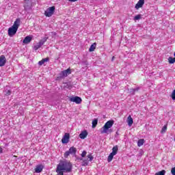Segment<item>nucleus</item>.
Returning a JSON list of instances; mask_svg holds the SVG:
<instances>
[{
    "instance_id": "obj_26",
    "label": "nucleus",
    "mask_w": 175,
    "mask_h": 175,
    "mask_svg": "<svg viewBox=\"0 0 175 175\" xmlns=\"http://www.w3.org/2000/svg\"><path fill=\"white\" fill-rule=\"evenodd\" d=\"M87 157L88 158V161L89 162H92V161H94V156H92V154H90L87 156Z\"/></svg>"
},
{
    "instance_id": "obj_38",
    "label": "nucleus",
    "mask_w": 175,
    "mask_h": 175,
    "mask_svg": "<svg viewBox=\"0 0 175 175\" xmlns=\"http://www.w3.org/2000/svg\"><path fill=\"white\" fill-rule=\"evenodd\" d=\"M25 8H27V5L26 4H25Z\"/></svg>"
},
{
    "instance_id": "obj_14",
    "label": "nucleus",
    "mask_w": 175,
    "mask_h": 175,
    "mask_svg": "<svg viewBox=\"0 0 175 175\" xmlns=\"http://www.w3.org/2000/svg\"><path fill=\"white\" fill-rule=\"evenodd\" d=\"M127 123L129 126H132V124H133V119L131 115H129L127 118Z\"/></svg>"
},
{
    "instance_id": "obj_1",
    "label": "nucleus",
    "mask_w": 175,
    "mask_h": 175,
    "mask_svg": "<svg viewBox=\"0 0 175 175\" xmlns=\"http://www.w3.org/2000/svg\"><path fill=\"white\" fill-rule=\"evenodd\" d=\"M72 172V163L68 161H60L57 165L56 173L57 175H64V173H70Z\"/></svg>"
},
{
    "instance_id": "obj_5",
    "label": "nucleus",
    "mask_w": 175,
    "mask_h": 175,
    "mask_svg": "<svg viewBox=\"0 0 175 175\" xmlns=\"http://www.w3.org/2000/svg\"><path fill=\"white\" fill-rule=\"evenodd\" d=\"M70 137V135H69V133H65L62 139V143H63V144H67V143H69Z\"/></svg>"
},
{
    "instance_id": "obj_16",
    "label": "nucleus",
    "mask_w": 175,
    "mask_h": 175,
    "mask_svg": "<svg viewBox=\"0 0 175 175\" xmlns=\"http://www.w3.org/2000/svg\"><path fill=\"white\" fill-rule=\"evenodd\" d=\"M49 61H50V59L49 57L44 58L38 62V65L42 66V65H43L45 62H49Z\"/></svg>"
},
{
    "instance_id": "obj_22",
    "label": "nucleus",
    "mask_w": 175,
    "mask_h": 175,
    "mask_svg": "<svg viewBox=\"0 0 175 175\" xmlns=\"http://www.w3.org/2000/svg\"><path fill=\"white\" fill-rule=\"evenodd\" d=\"M114 155L115 154H113V153H110L107 159L108 162H111V161H113V158H114Z\"/></svg>"
},
{
    "instance_id": "obj_17",
    "label": "nucleus",
    "mask_w": 175,
    "mask_h": 175,
    "mask_svg": "<svg viewBox=\"0 0 175 175\" xmlns=\"http://www.w3.org/2000/svg\"><path fill=\"white\" fill-rule=\"evenodd\" d=\"M96 49V43L94 42V43H93V44L90 46V49H89V51H90V53L92 52V51H95V49Z\"/></svg>"
},
{
    "instance_id": "obj_24",
    "label": "nucleus",
    "mask_w": 175,
    "mask_h": 175,
    "mask_svg": "<svg viewBox=\"0 0 175 175\" xmlns=\"http://www.w3.org/2000/svg\"><path fill=\"white\" fill-rule=\"evenodd\" d=\"M96 125H98V119H94L92 121V128H96Z\"/></svg>"
},
{
    "instance_id": "obj_7",
    "label": "nucleus",
    "mask_w": 175,
    "mask_h": 175,
    "mask_svg": "<svg viewBox=\"0 0 175 175\" xmlns=\"http://www.w3.org/2000/svg\"><path fill=\"white\" fill-rule=\"evenodd\" d=\"M16 33H17V29H15L13 27H11L8 29L9 36H10V37L14 36V35H16Z\"/></svg>"
},
{
    "instance_id": "obj_23",
    "label": "nucleus",
    "mask_w": 175,
    "mask_h": 175,
    "mask_svg": "<svg viewBox=\"0 0 175 175\" xmlns=\"http://www.w3.org/2000/svg\"><path fill=\"white\" fill-rule=\"evenodd\" d=\"M166 174V171L165 170H163L160 172H157L154 175H165Z\"/></svg>"
},
{
    "instance_id": "obj_29",
    "label": "nucleus",
    "mask_w": 175,
    "mask_h": 175,
    "mask_svg": "<svg viewBox=\"0 0 175 175\" xmlns=\"http://www.w3.org/2000/svg\"><path fill=\"white\" fill-rule=\"evenodd\" d=\"M42 47V45L40 44V43H38L37 44H36L34 46V50H39V49H40Z\"/></svg>"
},
{
    "instance_id": "obj_28",
    "label": "nucleus",
    "mask_w": 175,
    "mask_h": 175,
    "mask_svg": "<svg viewBox=\"0 0 175 175\" xmlns=\"http://www.w3.org/2000/svg\"><path fill=\"white\" fill-rule=\"evenodd\" d=\"M142 18V14H138V15H136L133 20L134 21H137V20H140Z\"/></svg>"
},
{
    "instance_id": "obj_18",
    "label": "nucleus",
    "mask_w": 175,
    "mask_h": 175,
    "mask_svg": "<svg viewBox=\"0 0 175 175\" xmlns=\"http://www.w3.org/2000/svg\"><path fill=\"white\" fill-rule=\"evenodd\" d=\"M118 151V146H113L112 148V152L111 154H112L113 155H117Z\"/></svg>"
},
{
    "instance_id": "obj_30",
    "label": "nucleus",
    "mask_w": 175,
    "mask_h": 175,
    "mask_svg": "<svg viewBox=\"0 0 175 175\" xmlns=\"http://www.w3.org/2000/svg\"><path fill=\"white\" fill-rule=\"evenodd\" d=\"M69 155H70V152L69 150H67L65 153H64V158H68L69 157Z\"/></svg>"
},
{
    "instance_id": "obj_36",
    "label": "nucleus",
    "mask_w": 175,
    "mask_h": 175,
    "mask_svg": "<svg viewBox=\"0 0 175 175\" xmlns=\"http://www.w3.org/2000/svg\"><path fill=\"white\" fill-rule=\"evenodd\" d=\"M70 2H76L77 0H68Z\"/></svg>"
},
{
    "instance_id": "obj_19",
    "label": "nucleus",
    "mask_w": 175,
    "mask_h": 175,
    "mask_svg": "<svg viewBox=\"0 0 175 175\" xmlns=\"http://www.w3.org/2000/svg\"><path fill=\"white\" fill-rule=\"evenodd\" d=\"M81 161H83L82 166H88V162H90L88 159H81Z\"/></svg>"
},
{
    "instance_id": "obj_9",
    "label": "nucleus",
    "mask_w": 175,
    "mask_h": 175,
    "mask_svg": "<svg viewBox=\"0 0 175 175\" xmlns=\"http://www.w3.org/2000/svg\"><path fill=\"white\" fill-rule=\"evenodd\" d=\"M6 64V57L5 55H1L0 56V66H5V64Z\"/></svg>"
},
{
    "instance_id": "obj_35",
    "label": "nucleus",
    "mask_w": 175,
    "mask_h": 175,
    "mask_svg": "<svg viewBox=\"0 0 175 175\" xmlns=\"http://www.w3.org/2000/svg\"><path fill=\"white\" fill-rule=\"evenodd\" d=\"M2 152H3V148L0 146V154H2Z\"/></svg>"
},
{
    "instance_id": "obj_25",
    "label": "nucleus",
    "mask_w": 175,
    "mask_h": 175,
    "mask_svg": "<svg viewBox=\"0 0 175 175\" xmlns=\"http://www.w3.org/2000/svg\"><path fill=\"white\" fill-rule=\"evenodd\" d=\"M46 42H47V38H43L38 43H40L41 46H43V44H44V43H46Z\"/></svg>"
},
{
    "instance_id": "obj_8",
    "label": "nucleus",
    "mask_w": 175,
    "mask_h": 175,
    "mask_svg": "<svg viewBox=\"0 0 175 175\" xmlns=\"http://www.w3.org/2000/svg\"><path fill=\"white\" fill-rule=\"evenodd\" d=\"M87 136H88V132H87V130H84L81 131V133L79 134L80 139H82L83 140H84V139H85Z\"/></svg>"
},
{
    "instance_id": "obj_27",
    "label": "nucleus",
    "mask_w": 175,
    "mask_h": 175,
    "mask_svg": "<svg viewBox=\"0 0 175 175\" xmlns=\"http://www.w3.org/2000/svg\"><path fill=\"white\" fill-rule=\"evenodd\" d=\"M168 62H169L170 64H174V62H175V57H170L168 58Z\"/></svg>"
},
{
    "instance_id": "obj_39",
    "label": "nucleus",
    "mask_w": 175,
    "mask_h": 175,
    "mask_svg": "<svg viewBox=\"0 0 175 175\" xmlns=\"http://www.w3.org/2000/svg\"><path fill=\"white\" fill-rule=\"evenodd\" d=\"M28 6H31V3H29V5Z\"/></svg>"
},
{
    "instance_id": "obj_20",
    "label": "nucleus",
    "mask_w": 175,
    "mask_h": 175,
    "mask_svg": "<svg viewBox=\"0 0 175 175\" xmlns=\"http://www.w3.org/2000/svg\"><path fill=\"white\" fill-rule=\"evenodd\" d=\"M166 131H167V124H165L161 130V133H166Z\"/></svg>"
},
{
    "instance_id": "obj_32",
    "label": "nucleus",
    "mask_w": 175,
    "mask_h": 175,
    "mask_svg": "<svg viewBox=\"0 0 175 175\" xmlns=\"http://www.w3.org/2000/svg\"><path fill=\"white\" fill-rule=\"evenodd\" d=\"M171 173L172 175H175V167L171 170Z\"/></svg>"
},
{
    "instance_id": "obj_12",
    "label": "nucleus",
    "mask_w": 175,
    "mask_h": 175,
    "mask_svg": "<svg viewBox=\"0 0 175 175\" xmlns=\"http://www.w3.org/2000/svg\"><path fill=\"white\" fill-rule=\"evenodd\" d=\"M20 18H17L14 23V25H12V28H15L16 30L18 29V27H20Z\"/></svg>"
},
{
    "instance_id": "obj_33",
    "label": "nucleus",
    "mask_w": 175,
    "mask_h": 175,
    "mask_svg": "<svg viewBox=\"0 0 175 175\" xmlns=\"http://www.w3.org/2000/svg\"><path fill=\"white\" fill-rule=\"evenodd\" d=\"M10 94H12L10 90H8V92L5 93V95L9 96V95H10Z\"/></svg>"
},
{
    "instance_id": "obj_31",
    "label": "nucleus",
    "mask_w": 175,
    "mask_h": 175,
    "mask_svg": "<svg viewBox=\"0 0 175 175\" xmlns=\"http://www.w3.org/2000/svg\"><path fill=\"white\" fill-rule=\"evenodd\" d=\"M81 155L82 158H84L85 157V155H87V151L83 150Z\"/></svg>"
},
{
    "instance_id": "obj_3",
    "label": "nucleus",
    "mask_w": 175,
    "mask_h": 175,
    "mask_svg": "<svg viewBox=\"0 0 175 175\" xmlns=\"http://www.w3.org/2000/svg\"><path fill=\"white\" fill-rule=\"evenodd\" d=\"M55 11V7L52 6L51 8H49L45 12L44 14L46 17H51L53 14H54V12Z\"/></svg>"
},
{
    "instance_id": "obj_11",
    "label": "nucleus",
    "mask_w": 175,
    "mask_h": 175,
    "mask_svg": "<svg viewBox=\"0 0 175 175\" xmlns=\"http://www.w3.org/2000/svg\"><path fill=\"white\" fill-rule=\"evenodd\" d=\"M44 167L43 166V165H36V168H35V172L36 173H41V172L43 171V168Z\"/></svg>"
},
{
    "instance_id": "obj_37",
    "label": "nucleus",
    "mask_w": 175,
    "mask_h": 175,
    "mask_svg": "<svg viewBox=\"0 0 175 175\" xmlns=\"http://www.w3.org/2000/svg\"><path fill=\"white\" fill-rule=\"evenodd\" d=\"M114 58H115V57L113 56V57H112V61H113V60H114Z\"/></svg>"
},
{
    "instance_id": "obj_15",
    "label": "nucleus",
    "mask_w": 175,
    "mask_h": 175,
    "mask_svg": "<svg viewBox=\"0 0 175 175\" xmlns=\"http://www.w3.org/2000/svg\"><path fill=\"white\" fill-rule=\"evenodd\" d=\"M69 151L70 154H71L72 155H76V152H77V149H76V148H75L74 146H72L70 148Z\"/></svg>"
},
{
    "instance_id": "obj_2",
    "label": "nucleus",
    "mask_w": 175,
    "mask_h": 175,
    "mask_svg": "<svg viewBox=\"0 0 175 175\" xmlns=\"http://www.w3.org/2000/svg\"><path fill=\"white\" fill-rule=\"evenodd\" d=\"M114 125V121L113 120H109L107 121L105 125L101 129V133H107V131L111 128Z\"/></svg>"
},
{
    "instance_id": "obj_13",
    "label": "nucleus",
    "mask_w": 175,
    "mask_h": 175,
    "mask_svg": "<svg viewBox=\"0 0 175 175\" xmlns=\"http://www.w3.org/2000/svg\"><path fill=\"white\" fill-rule=\"evenodd\" d=\"M32 40V37L27 36L25 38V39L23 40V43L25 44H28V43H31V41Z\"/></svg>"
},
{
    "instance_id": "obj_6",
    "label": "nucleus",
    "mask_w": 175,
    "mask_h": 175,
    "mask_svg": "<svg viewBox=\"0 0 175 175\" xmlns=\"http://www.w3.org/2000/svg\"><path fill=\"white\" fill-rule=\"evenodd\" d=\"M70 101L74 102L75 103H77V105H80V103H81V98L79 96L71 97Z\"/></svg>"
},
{
    "instance_id": "obj_34",
    "label": "nucleus",
    "mask_w": 175,
    "mask_h": 175,
    "mask_svg": "<svg viewBox=\"0 0 175 175\" xmlns=\"http://www.w3.org/2000/svg\"><path fill=\"white\" fill-rule=\"evenodd\" d=\"M133 92H136V91H139V88H137L135 89H133Z\"/></svg>"
},
{
    "instance_id": "obj_10",
    "label": "nucleus",
    "mask_w": 175,
    "mask_h": 175,
    "mask_svg": "<svg viewBox=\"0 0 175 175\" xmlns=\"http://www.w3.org/2000/svg\"><path fill=\"white\" fill-rule=\"evenodd\" d=\"M143 5H144V0H139L137 3L135 5V9L139 10L140 8H143Z\"/></svg>"
},
{
    "instance_id": "obj_4",
    "label": "nucleus",
    "mask_w": 175,
    "mask_h": 175,
    "mask_svg": "<svg viewBox=\"0 0 175 175\" xmlns=\"http://www.w3.org/2000/svg\"><path fill=\"white\" fill-rule=\"evenodd\" d=\"M72 73V71H70V68H68L67 70H64L60 72L61 77H68L69 75Z\"/></svg>"
},
{
    "instance_id": "obj_21",
    "label": "nucleus",
    "mask_w": 175,
    "mask_h": 175,
    "mask_svg": "<svg viewBox=\"0 0 175 175\" xmlns=\"http://www.w3.org/2000/svg\"><path fill=\"white\" fill-rule=\"evenodd\" d=\"M144 144V139H140L137 142V146L138 147H142Z\"/></svg>"
}]
</instances>
